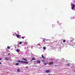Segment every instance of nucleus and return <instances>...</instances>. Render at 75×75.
<instances>
[{"label":"nucleus","mask_w":75,"mask_h":75,"mask_svg":"<svg viewBox=\"0 0 75 75\" xmlns=\"http://www.w3.org/2000/svg\"><path fill=\"white\" fill-rule=\"evenodd\" d=\"M54 64V62H50L49 63V64L50 65H52V64Z\"/></svg>","instance_id":"nucleus-6"},{"label":"nucleus","mask_w":75,"mask_h":75,"mask_svg":"<svg viewBox=\"0 0 75 75\" xmlns=\"http://www.w3.org/2000/svg\"><path fill=\"white\" fill-rule=\"evenodd\" d=\"M35 59L34 58H33L32 59V61H33L34 60H35Z\"/></svg>","instance_id":"nucleus-9"},{"label":"nucleus","mask_w":75,"mask_h":75,"mask_svg":"<svg viewBox=\"0 0 75 75\" xmlns=\"http://www.w3.org/2000/svg\"><path fill=\"white\" fill-rule=\"evenodd\" d=\"M44 64H45V65H47V64H48V63H44Z\"/></svg>","instance_id":"nucleus-19"},{"label":"nucleus","mask_w":75,"mask_h":75,"mask_svg":"<svg viewBox=\"0 0 75 75\" xmlns=\"http://www.w3.org/2000/svg\"><path fill=\"white\" fill-rule=\"evenodd\" d=\"M67 65L68 67H69V66H70V65L69 64H67Z\"/></svg>","instance_id":"nucleus-20"},{"label":"nucleus","mask_w":75,"mask_h":75,"mask_svg":"<svg viewBox=\"0 0 75 75\" xmlns=\"http://www.w3.org/2000/svg\"><path fill=\"white\" fill-rule=\"evenodd\" d=\"M16 36L17 37H20V35H18L17 34L16 35Z\"/></svg>","instance_id":"nucleus-12"},{"label":"nucleus","mask_w":75,"mask_h":75,"mask_svg":"<svg viewBox=\"0 0 75 75\" xmlns=\"http://www.w3.org/2000/svg\"><path fill=\"white\" fill-rule=\"evenodd\" d=\"M17 62H19V63H25V64H28V62H27L24 61H21L20 60H18L17 61Z\"/></svg>","instance_id":"nucleus-1"},{"label":"nucleus","mask_w":75,"mask_h":75,"mask_svg":"<svg viewBox=\"0 0 75 75\" xmlns=\"http://www.w3.org/2000/svg\"><path fill=\"white\" fill-rule=\"evenodd\" d=\"M22 60H24V61H27V59H25L24 58H22Z\"/></svg>","instance_id":"nucleus-3"},{"label":"nucleus","mask_w":75,"mask_h":75,"mask_svg":"<svg viewBox=\"0 0 75 75\" xmlns=\"http://www.w3.org/2000/svg\"><path fill=\"white\" fill-rule=\"evenodd\" d=\"M18 72H20V69H18L17 70Z\"/></svg>","instance_id":"nucleus-15"},{"label":"nucleus","mask_w":75,"mask_h":75,"mask_svg":"<svg viewBox=\"0 0 75 75\" xmlns=\"http://www.w3.org/2000/svg\"><path fill=\"white\" fill-rule=\"evenodd\" d=\"M63 42H65V40H64V39H63Z\"/></svg>","instance_id":"nucleus-18"},{"label":"nucleus","mask_w":75,"mask_h":75,"mask_svg":"<svg viewBox=\"0 0 75 75\" xmlns=\"http://www.w3.org/2000/svg\"><path fill=\"white\" fill-rule=\"evenodd\" d=\"M43 49L44 50H46V47H43Z\"/></svg>","instance_id":"nucleus-10"},{"label":"nucleus","mask_w":75,"mask_h":75,"mask_svg":"<svg viewBox=\"0 0 75 75\" xmlns=\"http://www.w3.org/2000/svg\"><path fill=\"white\" fill-rule=\"evenodd\" d=\"M1 64V62H0V64Z\"/></svg>","instance_id":"nucleus-26"},{"label":"nucleus","mask_w":75,"mask_h":75,"mask_svg":"<svg viewBox=\"0 0 75 75\" xmlns=\"http://www.w3.org/2000/svg\"><path fill=\"white\" fill-rule=\"evenodd\" d=\"M42 62H45V59H44V60H42Z\"/></svg>","instance_id":"nucleus-11"},{"label":"nucleus","mask_w":75,"mask_h":75,"mask_svg":"<svg viewBox=\"0 0 75 75\" xmlns=\"http://www.w3.org/2000/svg\"><path fill=\"white\" fill-rule=\"evenodd\" d=\"M22 39H24V37H22Z\"/></svg>","instance_id":"nucleus-21"},{"label":"nucleus","mask_w":75,"mask_h":75,"mask_svg":"<svg viewBox=\"0 0 75 75\" xmlns=\"http://www.w3.org/2000/svg\"><path fill=\"white\" fill-rule=\"evenodd\" d=\"M8 55H10V53H9L8 54Z\"/></svg>","instance_id":"nucleus-22"},{"label":"nucleus","mask_w":75,"mask_h":75,"mask_svg":"<svg viewBox=\"0 0 75 75\" xmlns=\"http://www.w3.org/2000/svg\"><path fill=\"white\" fill-rule=\"evenodd\" d=\"M50 70H47L46 71V72H47V73H48V72H50Z\"/></svg>","instance_id":"nucleus-8"},{"label":"nucleus","mask_w":75,"mask_h":75,"mask_svg":"<svg viewBox=\"0 0 75 75\" xmlns=\"http://www.w3.org/2000/svg\"><path fill=\"white\" fill-rule=\"evenodd\" d=\"M7 48L8 49H10V47H9V46H8Z\"/></svg>","instance_id":"nucleus-16"},{"label":"nucleus","mask_w":75,"mask_h":75,"mask_svg":"<svg viewBox=\"0 0 75 75\" xmlns=\"http://www.w3.org/2000/svg\"><path fill=\"white\" fill-rule=\"evenodd\" d=\"M5 60H6V61H8V57H5Z\"/></svg>","instance_id":"nucleus-4"},{"label":"nucleus","mask_w":75,"mask_h":75,"mask_svg":"<svg viewBox=\"0 0 75 75\" xmlns=\"http://www.w3.org/2000/svg\"><path fill=\"white\" fill-rule=\"evenodd\" d=\"M40 62H41V61H40V60H38L37 61V62L39 63H40Z\"/></svg>","instance_id":"nucleus-5"},{"label":"nucleus","mask_w":75,"mask_h":75,"mask_svg":"<svg viewBox=\"0 0 75 75\" xmlns=\"http://www.w3.org/2000/svg\"><path fill=\"white\" fill-rule=\"evenodd\" d=\"M72 7H71L72 10H73V9L75 7V5L74 4H72Z\"/></svg>","instance_id":"nucleus-2"},{"label":"nucleus","mask_w":75,"mask_h":75,"mask_svg":"<svg viewBox=\"0 0 75 75\" xmlns=\"http://www.w3.org/2000/svg\"><path fill=\"white\" fill-rule=\"evenodd\" d=\"M42 58H45V57H44V56H43V55H42Z\"/></svg>","instance_id":"nucleus-14"},{"label":"nucleus","mask_w":75,"mask_h":75,"mask_svg":"<svg viewBox=\"0 0 75 75\" xmlns=\"http://www.w3.org/2000/svg\"><path fill=\"white\" fill-rule=\"evenodd\" d=\"M43 41H44V42H45V40H43Z\"/></svg>","instance_id":"nucleus-23"},{"label":"nucleus","mask_w":75,"mask_h":75,"mask_svg":"<svg viewBox=\"0 0 75 75\" xmlns=\"http://www.w3.org/2000/svg\"><path fill=\"white\" fill-rule=\"evenodd\" d=\"M0 60H1V59L0 58Z\"/></svg>","instance_id":"nucleus-27"},{"label":"nucleus","mask_w":75,"mask_h":75,"mask_svg":"<svg viewBox=\"0 0 75 75\" xmlns=\"http://www.w3.org/2000/svg\"><path fill=\"white\" fill-rule=\"evenodd\" d=\"M16 65H19V63H16L15 64Z\"/></svg>","instance_id":"nucleus-13"},{"label":"nucleus","mask_w":75,"mask_h":75,"mask_svg":"<svg viewBox=\"0 0 75 75\" xmlns=\"http://www.w3.org/2000/svg\"><path fill=\"white\" fill-rule=\"evenodd\" d=\"M71 46H73V47H74V45H71Z\"/></svg>","instance_id":"nucleus-24"},{"label":"nucleus","mask_w":75,"mask_h":75,"mask_svg":"<svg viewBox=\"0 0 75 75\" xmlns=\"http://www.w3.org/2000/svg\"><path fill=\"white\" fill-rule=\"evenodd\" d=\"M20 51V49H18L17 50H16V51H17V52H19Z\"/></svg>","instance_id":"nucleus-7"},{"label":"nucleus","mask_w":75,"mask_h":75,"mask_svg":"<svg viewBox=\"0 0 75 75\" xmlns=\"http://www.w3.org/2000/svg\"><path fill=\"white\" fill-rule=\"evenodd\" d=\"M50 74H49L48 75H50Z\"/></svg>","instance_id":"nucleus-25"},{"label":"nucleus","mask_w":75,"mask_h":75,"mask_svg":"<svg viewBox=\"0 0 75 75\" xmlns=\"http://www.w3.org/2000/svg\"><path fill=\"white\" fill-rule=\"evenodd\" d=\"M21 44H22V42H19V44L21 45Z\"/></svg>","instance_id":"nucleus-17"}]
</instances>
